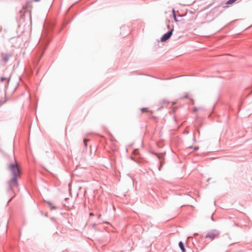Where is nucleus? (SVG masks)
<instances>
[{
    "instance_id": "f257e3e1",
    "label": "nucleus",
    "mask_w": 252,
    "mask_h": 252,
    "mask_svg": "<svg viewBox=\"0 0 252 252\" xmlns=\"http://www.w3.org/2000/svg\"><path fill=\"white\" fill-rule=\"evenodd\" d=\"M9 169L11 172L13 176L9 183L10 189H12L13 187L17 186L16 178L20 175V170L17 163L9 165Z\"/></svg>"
},
{
    "instance_id": "f03ea898",
    "label": "nucleus",
    "mask_w": 252,
    "mask_h": 252,
    "mask_svg": "<svg viewBox=\"0 0 252 252\" xmlns=\"http://www.w3.org/2000/svg\"><path fill=\"white\" fill-rule=\"evenodd\" d=\"M219 235V232L216 230H214L209 233L206 236V238H209L211 240H213L217 238Z\"/></svg>"
},
{
    "instance_id": "7ed1b4c3",
    "label": "nucleus",
    "mask_w": 252,
    "mask_h": 252,
    "mask_svg": "<svg viewBox=\"0 0 252 252\" xmlns=\"http://www.w3.org/2000/svg\"><path fill=\"white\" fill-rule=\"evenodd\" d=\"M173 31V29H172L170 32L164 34L162 36V37L161 39V41L163 42V41H165L167 40H168V39H169L170 37H171V35L172 34Z\"/></svg>"
},
{
    "instance_id": "20e7f679",
    "label": "nucleus",
    "mask_w": 252,
    "mask_h": 252,
    "mask_svg": "<svg viewBox=\"0 0 252 252\" xmlns=\"http://www.w3.org/2000/svg\"><path fill=\"white\" fill-rule=\"evenodd\" d=\"M31 3V1H28L25 5L23 6V9L24 10V11H23V14H24V13L26 12L27 10L29 9V8H31L32 6Z\"/></svg>"
},
{
    "instance_id": "39448f33",
    "label": "nucleus",
    "mask_w": 252,
    "mask_h": 252,
    "mask_svg": "<svg viewBox=\"0 0 252 252\" xmlns=\"http://www.w3.org/2000/svg\"><path fill=\"white\" fill-rule=\"evenodd\" d=\"M2 56L3 57L2 61L5 63L6 62L9 60V58L10 57V55L9 54H5V55L2 54Z\"/></svg>"
},
{
    "instance_id": "423d86ee",
    "label": "nucleus",
    "mask_w": 252,
    "mask_h": 252,
    "mask_svg": "<svg viewBox=\"0 0 252 252\" xmlns=\"http://www.w3.org/2000/svg\"><path fill=\"white\" fill-rule=\"evenodd\" d=\"M179 246L181 249L182 252H186V250L184 245V244L182 242H180L179 243Z\"/></svg>"
},
{
    "instance_id": "0eeeda50",
    "label": "nucleus",
    "mask_w": 252,
    "mask_h": 252,
    "mask_svg": "<svg viewBox=\"0 0 252 252\" xmlns=\"http://www.w3.org/2000/svg\"><path fill=\"white\" fill-rule=\"evenodd\" d=\"M141 111L142 113L150 112L151 113H153V112L152 111H149L147 108H143L141 109Z\"/></svg>"
},
{
    "instance_id": "6e6552de",
    "label": "nucleus",
    "mask_w": 252,
    "mask_h": 252,
    "mask_svg": "<svg viewBox=\"0 0 252 252\" xmlns=\"http://www.w3.org/2000/svg\"><path fill=\"white\" fill-rule=\"evenodd\" d=\"M173 16H174V18L175 21H176V22H178V20L177 19V17L176 16V14H175V10L174 9L173 10Z\"/></svg>"
},
{
    "instance_id": "1a4fd4ad",
    "label": "nucleus",
    "mask_w": 252,
    "mask_h": 252,
    "mask_svg": "<svg viewBox=\"0 0 252 252\" xmlns=\"http://www.w3.org/2000/svg\"><path fill=\"white\" fill-rule=\"evenodd\" d=\"M6 79H6V78H4V77H1V78H0V81H1V82H2L3 81L5 80H6Z\"/></svg>"
},
{
    "instance_id": "9d476101",
    "label": "nucleus",
    "mask_w": 252,
    "mask_h": 252,
    "mask_svg": "<svg viewBox=\"0 0 252 252\" xmlns=\"http://www.w3.org/2000/svg\"><path fill=\"white\" fill-rule=\"evenodd\" d=\"M87 141H88V140H87V139H85V140H84V144H85V146H87Z\"/></svg>"
},
{
    "instance_id": "9b49d317",
    "label": "nucleus",
    "mask_w": 252,
    "mask_h": 252,
    "mask_svg": "<svg viewBox=\"0 0 252 252\" xmlns=\"http://www.w3.org/2000/svg\"><path fill=\"white\" fill-rule=\"evenodd\" d=\"M94 215V213H90L89 214V216H93Z\"/></svg>"
},
{
    "instance_id": "f8f14e48",
    "label": "nucleus",
    "mask_w": 252,
    "mask_h": 252,
    "mask_svg": "<svg viewBox=\"0 0 252 252\" xmlns=\"http://www.w3.org/2000/svg\"><path fill=\"white\" fill-rule=\"evenodd\" d=\"M101 216V214H99L98 215L97 217H98V219H99V218H100Z\"/></svg>"
},
{
    "instance_id": "ddd939ff",
    "label": "nucleus",
    "mask_w": 252,
    "mask_h": 252,
    "mask_svg": "<svg viewBox=\"0 0 252 252\" xmlns=\"http://www.w3.org/2000/svg\"><path fill=\"white\" fill-rule=\"evenodd\" d=\"M188 97V94H186L184 97V98H187Z\"/></svg>"
},
{
    "instance_id": "4468645a",
    "label": "nucleus",
    "mask_w": 252,
    "mask_h": 252,
    "mask_svg": "<svg viewBox=\"0 0 252 252\" xmlns=\"http://www.w3.org/2000/svg\"><path fill=\"white\" fill-rule=\"evenodd\" d=\"M35 1H39L40 0H33Z\"/></svg>"
}]
</instances>
